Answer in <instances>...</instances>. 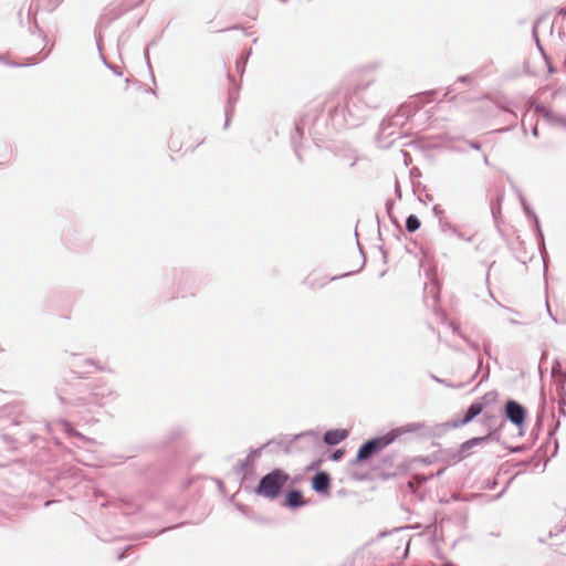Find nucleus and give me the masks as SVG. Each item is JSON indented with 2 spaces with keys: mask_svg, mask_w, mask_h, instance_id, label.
Listing matches in <instances>:
<instances>
[{
  "mask_svg": "<svg viewBox=\"0 0 566 566\" xmlns=\"http://www.w3.org/2000/svg\"><path fill=\"white\" fill-rule=\"evenodd\" d=\"M289 480L286 472L275 469L261 479L256 493L268 499H276Z\"/></svg>",
  "mask_w": 566,
  "mask_h": 566,
  "instance_id": "nucleus-1",
  "label": "nucleus"
},
{
  "mask_svg": "<svg viewBox=\"0 0 566 566\" xmlns=\"http://www.w3.org/2000/svg\"><path fill=\"white\" fill-rule=\"evenodd\" d=\"M395 438L396 436L387 434L366 442L359 448L357 459L359 461H364L370 458L374 453L379 452L389 446L395 440Z\"/></svg>",
  "mask_w": 566,
  "mask_h": 566,
  "instance_id": "nucleus-2",
  "label": "nucleus"
},
{
  "mask_svg": "<svg viewBox=\"0 0 566 566\" xmlns=\"http://www.w3.org/2000/svg\"><path fill=\"white\" fill-rule=\"evenodd\" d=\"M505 416L513 424L522 427L525 423L526 410L518 402L509 400L505 403Z\"/></svg>",
  "mask_w": 566,
  "mask_h": 566,
  "instance_id": "nucleus-3",
  "label": "nucleus"
},
{
  "mask_svg": "<svg viewBox=\"0 0 566 566\" xmlns=\"http://www.w3.org/2000/svg\"><path fill=\"white\" fill-rule=\"evenodd\" d=\"M488 437H482V438H472L468 441H465L464 443L461 444L460 449L458 450L457 454H454L452 457V459L454 461H461L463 460L464 458H467L469 454H470V450L480 444L481 442H483L484 440H486Z\"/></svg>",
  "mask_w": 566,
  "mask_h": 566,
  "instance_id": "nucleus-4",
  "label": "nucleus"
},
{
  "mask_svg": "<svg viewBox=\"0 0 566 566\" xmlns=\"http://www.w3.org/2000/svg\"><path fill=\"white\" fill-rule=\"evenodd\" d=\"M313 489L318 493H327L331 486V478L325 472L315 474L312 480Z\"/></svg>",
  "mask_w": 566,
  "mask_h": 566,
  "instance_id": "nucleus-5",
  "label": "nucleus"
},
{
  "mask_svg": "<svg viewBox=\"0 0 566 566\" xmlns=\"http://www.w3.org/2000/svg\"><path fill=\"white\" fill-rule=\"evenodd\" d=\"M347 432L345 430H329L324 434V441L327 444L334 446L346 439Z\"/></svg>",
  "mask_w": 566,
  "mask_h": 566,
  "instance_id": "nucleus-6",
  "label": "nucleus"
},
{
  "mask_svg": "<svg viewBox=\"0 0 566 566\" xmlns=\"http://www.w3.org/2000/svg\"><path fill=\"white\" fill-rule=\"evenodd\" d=\"M303 495L300 491H290L285 496V505L289 507H300L304 505Z\"/></svg>",
  "mask_w": 566,
  "mask_h": 566,
  "instance_id": "nucleus-7",
  "label": "nucleus"
},
{
  "mask_svg": "<svg viewBox=\"0 0 566 566\" xmlns=\"http://www.w3.org/2000/svg\"><path fill=\"white\" fill-rule=\"evenodd\" d=\"M483 410V405L481 403H473L470 406V408L468 409L464 418L462 419V424H467L469 423L470 421H472L476 416H479Z\"/></svg>",
  "mask_w": 566,
  "mask_h": 566,
  "instance_id": "nucleus-8",
  "label": "nucleus"
},
{
  "mask_svg": "<svg viewBox=\"0 0 566 566\" xmlns=\"http://www.w3.org/2000/svg\"><path fill=\"white\" fill-rule=\"evenodd\" d=\"M420 220L417 216L410 214L406 220V228L409 232H415L420 228Z\"/></svg>",
  "mask_w": 566,
  "mask_h": 566,
  "instance_id": "nucleus-9",
  "label": "nucleus"
},
{
  "mask_svg": "<svg viewBox=\"0 0 566 566\" xmlns=\"http://www.w3.org/2000/svg\"><path fill=\"white\" fill-rule=\"evenodd\" d=\"M557 18L559 19L560 27L566 29V10H564V9L559 10Z\"/></svg>",
  "mask_w": 566,
  "mask_h": 566,
  "instance_id": "nucleus-10",
  "label": "nucleus"
},
{
  "mask_svg": "<svg viewBox=\"0 0 566 566\" xmlns=\"http://www.w3.org/2000/svg\"><path fill=\"white\" fill-rule=\"evenodd\" d=\"M170 149L175 150V151H179L180 150L179 142L177 139H172L170 142Z\"/></svg>",
  "mask_w": 566,
  "mask_h": 566,
  "instance_id": "nucleus-11",
  "label": "nucleus"
},
{
  "mask_svg": "<svg viewBox=\"0 0 566 566\" xmlns=\"http://www.w3.org/2000/svg\"><path fill=\"white\" fill-rule=\"evenodd\" d=\"M342 457H343V452H342L340 450H338V451H336V452L334 453V457H333V458H334V460H338V459H340Z\"/></svg>",
  "mask_w": 566,
  "mask_h": 566,
  "instance_id": "nucleus-12",
  "label": "nucleus"
},
{
  "mask_svg": "<svg viewBox=\"0 0 566 566\" xmlns=\"http://www.w3.org/2000/svg\"><path fill=\"white\" fill-rule=\"evenodd\" d=\"M548 67H549V72L553 73L554 72L553 66L549 64Z\"/></svg>",
  "mask_w": 566,
  "mask_h": 566,
  "instance_id": "nucleus-13",
  "label": "nucleus"
}]
</instances>
